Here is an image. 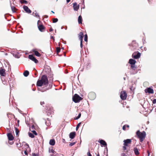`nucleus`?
I'll use <instances>...</instances> for the list:
<instances>
[{
	"mask_svg": "<svg viewBox=\"0 0 156 156\" xmlns=\"http://www.w3.org/2000/svg\"><path fill=\"white\" fill-rule=\"evenodd\" d=\"M48 83V81L47 76L44 75L42 76L41 80L37 81V85L38 86L41 87L43 85H46Z\"/></svg>",
	"mask_w": 156,
	"mask_h": 156,
	"instance_id": "nucleus-1",
	"label": "nucleus"
},
{
	"mask_svg": "<svg viewBox=\"0 0 156 156\" xmlns=\"http://www.w3.org/2000/svg\"><path fill=\"white\" fill-rule=\"evenodd\" d=\"M136 135L137 137L139 139L140 142H142L146 137V133L144 131L141 132L138 130L136 132Z\"/></svg>",
	"mask_w": 156,
	"mask_h": 156,
	"instance_id": "nucleus-2",
	"label": "nucleus"
},
{
	"mask_svg": "<svg viewBox=\"0 0 156 156\" xmlns=\"http://www.w3.org/2000/svg\"><path fill=\"white\" fill-rule=\"evenodd\" d=\"M82 99L81 97L76 94H75L73 97V100L75 103L79 102Z\"/></svg>",
	"mask_w": 156,
	"mask_h": 156,
	"instance_id": "nucleus-3",
	"label": "nucleus"
},
{
	"mask_svg": "<svg viewBox=\"0 0 156 156\" xmlns=\"http://www.w3.org/2000/svg\"><path fill=\"white\" fill-rule=\"evenodd\" d=\"M127 96V94L125 91H123L121 92L120 97L122 100H124L126 99Z\"/></svg>",
	"mask_w": 156,
	"mask_h": 156,
	"instance_id": "nucleus-4",
	"label": "nucleus"
},
{
	"mask_svg": "<svg viewBox=\"0 0 156 156\" xmlns=\"http://www.w3.org/2000/svg\"><path fill=\"white\" fill-rule=\"evenodd\" d=\"M83 34L82 32H80V33L79 35V39L80 41V46L81 48H83V44H82V41H83Z\"/></svg>",
	"mask_w": 156,
	"mask_h": 156,
	"instance_id": "nucleus-5",
	"label": "nucleus"
},
{
	"mask_svg": "<svg viewBox=\"0 0 156 156\" xmlns=\"http://www.w3.org/2000/svg\"><path fill=\"white\" fill-rule=\"evenodd\" d=\"M25 147L26 148V150L24 151V153L25 155H27L28 154L27 153L30 151V149L29 145L27 144H26Z\"/></svg>",
	"mask_w": 156,
	"mask_h": 156,
	"instance_id": "nucleus-6",
	"label": "nucleus"
},
{
	"mask_svg": "<svg viewBox=\"0 0 156 156\" xmlns=\"http://www.w3.org/2000/svg\"><path fill=\"white\" fill-rule=\"evenodd\" d=\"M140 56V53L139 52L134 53L132 55L133 58L135 59H138Z\"/></svg>",
	"mask_w": 156,
	"mask_h": 156,
	"instance_id": "nucleus-7",
	"label": "nucleus"
},
{
	"mask_svg": "<svg viewBox=\"0 0 156 156\" xmlns=\"http://www.w3.org/2000/svg\"><path fill=\"white\" fill-rule=\"evenodd\" d=\"M123 145L124 146H128L129 144L131 143V140L130 139H127L126 140H124L123 141Z\"/></svg>",
	"mask_w": 156,
	"mask_h": 156,
	"instance_id": "nucleus-8",
	"label": "nucleus"
},
{
	"mask_svg": "<svg viewBox=\"0 0 156 156\" xmlns=\"http://www.w3.org/2000/svg\"><path fill=\"white\" fill-rule=\"evenodd\" d=\"M28 58L32 61H34L35 63H37L38 61L32 55H29Z\"/></svg>",
	"mask_w": 156,
	"mask_h": 156,
	"instance_id": "nucleus-9",
	"label": "nucleus"
},
{
	"mask_svg": "<svg viewBox=\"0 0 156 156\" xmlns=\"http://www.w3.org/2000/svg\"><path fill=\"white\" fill-rule=\"evenodd\" d=\"M145 92L146 93H148L150 94L154 93L153 90L150 87L148 88L145 89Z\"/></svg>",
	"mask_w": 156,
	"mask_h": 156,
	"instance_id": "nucleus-10",
	"label": "nucleus"
},
{
	"mask_svg": "<svg viewBox=\"0 0 156 156\" xmlns=\"http://www.w3.org/2000/svg\"><path fill=\"white\" fill-rule=\"evenodd\" d=\"M73 7L74 11H77L79 8V5H77L76 2H74L73 4Z\"/></svg>",
	"mask_w": 156,
	"mask_h": 156,
	"instance_id": "nucleus-11",
	"label": "nucleus"
},
{
	"mask_svg": "<svg viewBox=\"0 0 156 156\" xmlns=\"http://www.w3.org/2000/svg\"><path fill=\"white\" fill-rule=\"evenodd\" d=\"M23 9L26 12L28 13H30L31 12V10L28 8V7L26 5L23 6Z\"/></svg>",
	"mask_w": 156,
	"mask_h": 156,
	"instance_id": "nucleus-12",
	"label": "nucleus"
},
{
	"mask_svg": "<svg viewBox=\"0 0 156 156\" xmlns=\"http://www.w3.org/2000/svg\"><path fill=\"white\" fill-rule=\"evenodd\" d=\"M33 15L35 17L38 18L40 19V16L39 15L38 13L36 11H35L33 13Z\"/></svg>",
	"mask_w": 156,
	"mask_h": 156,
	"instance_id": "nucleus-13",
	"label": "nucleus"
},
{
	"mask_svg": "<svg viewBox=\"0 0 156 156\" xmlns=\"http://www.w3.org/2000/svg\"><path fill=\"white\" fill-rule=\"evenodd\" d=\"M75 135V132H72L69 134V137L71 139H73L74 138Z\"/></svg>",
	"mask_w": 156,
	"mask_h": 156,
	"instance_id": "nucleus-14",
	"label": "nucleus"
},
{
	"mask_svg": "<svg viewBox=\"0 0 156 156\" xmlns=\"http://www.w3.org/2000/svg\"><path fill=\"white\" fill-rule=\"evenodd\" d=\"M7 136L9 140H12L13 139V137L11 133H9L7 134Z\"/></svg>",
	"mask_w": 156,
	"mask_h": 156,
	"instance_id": "nucleus-15",
	"label": "nucleus"
},
{
	"mask_svg": "<svg viewBox=\"0 0 156 156\" xmlns=\"http://www.w3.org/2000/svg\"><path fill=\"white\" fill-rule=\"evenodd\" d=\"M98 142L101 145L105 146H107V144L106 142L104 140H99L98 141Z\"/></svg>",
	"mask_w": 156,
	"mask_h": 156,
	"instance_id": "nucleus-16",
	"label": "nucleus"
},
{
	"mask_svg": "<svg viewBox=\"0 0 156 156\" xmlns=\"http://www.w3.org/2000/svg\"><path fill=\"white\" fill-rule=\"evenodd\" d=\"M38 28L39 30L41 32L43 31V30L44 28V26L42 25H39L38 26Z\"/></svg>",
	"mask_w": 156,
	"mask_h": 156,
	"instance_id": "nucleus-17",
	"label": "nucleus"
},
{
	"mask_svg": "<svg viewBox=\"0 0 156 156\" xmlns=\"http://www.w3.org/2000/svg\"><path fill=\"white\" fill-rule=\"evenodd\" d=\"M0 74L2 76H4L5 75V70L2 69H0Z\"/></svg>",
	"mask_w": 156,
	"mask_h": 156,
	"instance_id": "nucleus-18",
	"label": "nucleus"
},
{
	"mask_svg": "<svg viewBox=\"0 0 156 156\" xmlns=\"http://www.w3.org/2000/svg\"><path fill=\"white\" fill-rule=\"evenodd\" d=\"M136 62V61L135 60L132 59H130L129 61V63L131 65L135 64Z\"/></svg>",
	"mask_w": 156,
	"mask_h": 156,
	"instance_id": "nucleus-19",
	"label": "nucleus"
},
{
	"mask_svg": "<svg viewBox=\"0 0 156 156\" xmlns=\"http://www.w3.org/2000/svg\"><path fill=\"white\" fill-rule=\"evenodd\" d=\"M50 145L53 146L55 145V140L54 139H51L50 140L49 142Z\"/></svg>",
	"mask_w": 156,
	"mask_h": 156,
	"instance_id": "nucleus-20",
	"label": "nucleus"
},
{
	"mask_svg": "<svg viewBox=\"0 0 156 156\" xmlns=\"http://www.w3.org/2000/svg\"><path fill=\"white\" fill-rule=\"evenodd\" d=\"M33 52L34 53L35 55L39 57L41 56V54L37 51L34 50L33 51Z\"/></svg>",
	"mask_w": 156,
	"mask_h": 156,
	"instance_id": "nucleus-21",
	"label": "nucleus"
},
{
	"mask_svg": "<svg viewBox=\"0 0 156 156\" xmlns=\"http://www.w3.org/2000/svg\"><path fill=\"white\" fill-rule=\"evenodd\" d=\"M82 17L81 16H80L78 18V22L79 24H81L82 23Z\"/></svg>",
	"mask_w": 156,
	"mask_h": 156,
	"instance_id": "nucleus-22",
	"label": "nucleus"
},
{
	"mask_svg": "<svg viewBox=\"0 0 156 156\" xmlns=\"http://www.w3.org/2000/svg\"><path fill=\"white\" fill-rule=\"evenodd\" d=\"M134 152L136 155H138L139 154L138 150L136 148H134Z\"/></svg>",
	"mask_w": 156,
	"mask_h": 156,
	"instance_id": "nucleus-23",
	"label": "nucleus"
},
{
	"mask_svg": "<svg viewBox=\"0 0 156 156\" xmlns=\"http://www.w3.org/2000/svg\"><path fill=\"white\" fill-rule=\"evenodd\" d=\"M29 74V72L27 71L26 70L23 73V75L27 77Z\"/></svg>",
	"mask_w": 156,
	"mask_h": 156,
	"instance_id": "nucleus-24",
	"label": "nucleus"
},
{
	"mask_svg": "<svg viewBox=\"0 0 156 156\" xmlns=\"http://www.w3.org/2000/svg\"><path fill=\"white\" fill-rule=\"evenodd\" d=\"M28 135H29V136L32 138H33L34 137V136L33 134L31 133H29Z\"/></svg>",
	"mask_w": 156,
	"mask_h": 156,
	"instance_id": "nucleus-25",
	"label": "nucleus"
},
{
	"mask_svg": "<svg viewBox=\"0 0 156 156\" xmlns=\"http://www.w3.org/2000/svg\"><path fill=\"white\" fill-rule=\"evenodd\" d=\"M91 95H92L94 96V97L93 98H92V99H94V98H95V94L93 93H90V94H89V97H90V96Z\"/></svg>",
	"mask_w": 156,
	"mask_h": 156,
	"instance_id": "nucleus-26",
	"label": "nucleus"
},
{
	"mask_svg": "<svg viewBox=\"0 0 156 156\" xmlns=\"http://www.w3.org/2000/svg\"><path fill=\"white\" fill-rule=\"evenodd\" d=\"M48 89H49V88H45L44 89H43L41 90V91L42 92H43L46 91L47 90H48Z\"/></svg>",
	"mask_w": 156,
	"mask_h": 156,
	"instance_id": "nucleus-27",
	"label": "nucleus"
},
{
	"mask_svg": "<svg viewBox=\"0 0 156 156\" xmlns=\"http://www.w3.org/2000/svg\"><path fill=\"white\" fill-rule=\"evenodd\" d=\"M58 21V19L57 18H54L53 19V23H55L57 22Z\"/></svg>",
	"mask_w": 156,
	"mask_h": 156,
	"instance_id": "nucleus-28",
	"label": "nucleus"
},
{
	"mask_svg": "<svg viewBox=\"0 0 156 156\" xmlns=\"http://www.w3.org/2000/svg\"><path fill=\"white\" fill-rule=\"evenodd\" d=\"M84 41L86 42L87 41V34H85L84 36Z\"/></svg>",
	"mask_w": 156,
	"mask_h": 156,
	"instance_id": "nucleus-29",
	"label": "nucleus"
},
{
	"mask_svg": "<svg viewBox=\"0 0 156 156\" xmlns=\"http://www.w3.org/2000/svg\"><path fill=\"white\" fill-rule=\"evenodd\" d=\"M80 124H81V123H80H80H79L77 125V126H76V130H77L78 129V128H79V127H80Z\"/></svg>",
	"mask_w": 156,
	"mask_h": 156,
	"instance_id": "nucleus-30",
	"label": "nucleus"
},
{
	"mask_svg": "<svg viewBox=\"0 0 156 156\" xmlns=\"http://www.w3.org/2000/svg\"><path fill=\"white\" fill-rule=\"evenodd\" d=\"M81 115V114L80 113L79 114L78 116L76 117V118L75 119L77 120V119H78L79 118H80Z\"/></svg>",
	"mask_w": 156,
	"mask_h": 156,
	"instance_id": "nucleus-31",
	"label": "nucleus"
},
{
	"mask_svg": "<svg viewBox=\"0 0 156 156\" xmlns=\"http://www.w3.org/2000/svg\"><path fill=\"white\" fill-rule=\"evenodd\" d=\"M22 3H25L26 4L27 3V1L25 0H21L20 1Z\"/></svg>",
	"mask_w": 156,
	"mask_h": 156,
	"instance_id": "nucleus-32",
	"label": "nucleus"
},
{
	"mask_svg": "<svg viewBox=\"0 0 156 156\" xmlns=\"http://www.w3.org/2000/svg\"><path fill=\"white\" fill-rule=\"evenodd\" d=\"M15 7H14L13 6L11 7V9L13 12H15Z\"/></svg>",
	"mask_w": 156,
	"mask_h": 156,
	"instance_id": "nucleus-33",
	"label": "nucleus"
},
{
	"mask_svg": "<svg viewBox=\"0 0 156 156\" xmlns=\"http://www.w3.org/2000/svg\"><path fill=\"white\" fill-rule=\"evenodd\" d=\"M56 49H57V53H59L60 51V48L57 47V48Z\"/></svg>",
	"mask_w": 156,
	"mask_h": 156,
	"instance_id": "nucleus-34",
	"label": "nucleus"
},
{
	"mask_svg": "<svg viewBox=\"0 0 156 156\" xmlns=\"http://www.w3.org/2000/svg\"><path fill=\"white\" fill-rule=\"evenodd\" d=\"M15 129H16V135H17L19 131L16 128H15Z\"/></svg>",
	"mask_w": 156,
	"mask_h": 156,
	"instance_id": "nucleus-35",
	"label": "nucleus"
},
{
	"mask_svg": "<svg viewBox=\"0 0 156 156\" xmlns=\"http://www.w3.org/2000/svg\"><path fill=\"white\" fill-rule=\"evenodd\" d=\"M49 153H54V152H55V151H54V150L52 149L51 150H49Z\"/></svg>",
	"mask_w": 156,
	"mask_h": 156,
	"instance_id": "nucleus-36",
	"label": "nucleus"
},
{
	"mask_svg": "<svg viewBox=\"0 0 156 156\" xmlns=\"http://www.w3.org/2000/svg\"><path fill=\"white\" fill-rule=\"evenodd\" d=\"M75 143H76L75 142H74L73 143H71L69 144V145L70 146H72L73 145H74Z\"/></svg>",
	"mask_w": 156,
	"mask_h": 156,
	"instance_id": "nucleus-37",
	"label": "nucleus"
},
{
	"mask_svg": "<svg viewBox=\"0 0 156 156\" xmlns=\"http://www.w3.org/2000/svg\"><path fill=\"white\" fill-rule=\"evenodd\" d=\"M32 132L33 133V134H34L36 135H37V134L36 131L35 130H33L32 131Z\"/></svg>",
	"mask_w": 156,
	"mask_h": 156,
	"instance_id": "nucleus-38",
	"label": "nucleus"
},
{
	"mask_svg": "<svg viewBox=\"0 0 156 156\" xmlns=\"http://www.w3.org/2000/svg\"><path fill=\"white\" fill-rule=\"evenodd\" d=\"M131 67L132 69H133L135 67V64H132L131 66Z\"/></svg>",
	"mask_w": 156,
	"mask_h": 156,
	"instance_id": "nucleus-39",
	"label": "nucleus"
},
{
	"mask_svg": "<svg viewBox=\"0 0 156 156\" xmlns=\"http://www.w3.org/2000/svg\"><path fill=\"white\" fill-rule=\"evenodd\" d=\"M126 125H124L123 127H122V129L124 130H125L126 129Z\"/></svg>",
	"mask_w": 156,
	"mask_h": 156,
	"instance_id": "nucleus-40",
	"label": "nucleus"
},
{
	"mask_svg": "<svg viewBox=\"0 0 156 156\" xmlns=\"http://www.w3.org/2000/svg\"><path fill=\"white\" fill-rule=\"evenodd\" d=\"M126 146H127L124 145V146H123V150L124 151L126 150Z\"/></svg>",
	"mask_w": 156,
	"mask_h": 156,
	"instance_id": "nucleus-41",
	"label": "nucleus"
},
{
	"mask_svg": "<svg viewBox=\"0 0 156 156\" xmlns=\"http://www.w3.org/2000/svg\"><path fill=\"white\" fill-rule=\"evenodd\" d=\"M153 104H155L156 103V99H154L153 101Z\"/></svg>",
	"mask_w": 156,
	"mask_h": 156,
	"instance_id": "nucleus-42",
	"label": "nucleus"
},
{
	"mask_svg": "<svg viewBox=\"0 0 156 156\" xmlns=\"http://www.w3.org/2000/svg\"><path fill=\"white\" fill-rule=\"evenodd\" d=\"M87 154L88 155V156H92L91 155V154L89 152H88L87 153Z\"/></svg>",
	"mask_w": 156,
	"mask_h": 156,
	"instance_id": "nucleus-43",
	"label": "nucleus"
},
{
	"mask_svg": "<svg viewBox=\"0 0 156 156\" xmlns=\"http://www.w3.org/2000/svg\"><path fill=\"white\" fill-rule=\"evenodd\" d=\"M41 23V21L40 20H39L38 21H37V25L38 26L39 25V24L40 23Z\"/></svg>",
	"mask_w": 156,
	"mask_h": 156,
	"instance_id": "nucleus-44",
	"label": "nucleus"
},
{
	"mask_svg": "<svg viewBox=\"0 0 156 156\" xmlns=\"http://www.w3.org/2000/svg\"><path fill=\"white\" fill-rule=\"evenodd\" d=\"M121 156H126V154L124 153H122L121 154Z\"/></svg>",
	"mask_w": 156,
	"mask_h": 156,
	"instance_id": "nucleus-45",
	"label": "nucleus"
},
{
	"mask_svg": "<svg viewBox=\"0 0 156 156\" xmlns=\"http://www.w3.org/2000/svg\"><path fill=\"white\" fill-rule=\"evenodd\" d=\"M44 101H42L41 102V105H43L44 104Z\"/></svg>",
	"mask_w": 156,
	"mask_h": 156,
	"instance_id": "nucleus-46",
	"label": "nucleus"
},
{
	"mask_svg": "<svg viewBox=\"0 0 156 156\" xmlns=\"http://www.w3.org/2000/svg\"><path fill=\"white\" fill-rule=\"evenodd\" d=\"M32 156H38L35 153H33L32 154Z\"/></svg>",
	"mask_w": 156,
	"mask_h": 156,
	"instance_id": "nucleus-47",
	"label": "nucleus"
},
{
	"mask_svg": "<svg viewBox=\"0 0 156 156\" xmlns=\"http://www.w3.org/2000/svg\"><path fill=\"white\" fill-rule=\"evenodd\" d=\"M9 143L10 144H12L13 143V142L12 141L11 142H9Z\"/></svg>",
	"mask_w": 156,
	"mask_h": 156,
	"instance_id": "nucleus-48",
	"label": "nucleus"
},
{
	"mask_svg": "<svg viewBox=\"0 0 156 156\" xmlns=\"http://www.w3.org/2000/svg\"><path fill=\"white\" fill-rule=\"evenodd\" d=\"M70 1V0H66V2L67 3L69 2Z\"/></svg>",
	"mask_w": 156,
	"mask_h": 156,
	"instance_id": "nucleus-49",
	"label": "nucleus"
},
{
	"mask_svg": "<svg viewBox=\"0 0 156 156\" xmlns=\"http://www.w3.org/2000/svg\"><path fill=\"white\" fill-rule=\"evenodd\" d=\"M147 152H148V156H149L150 154L148 151H147Z\"/></svg>",
	"mask_w": 156,
	"mask_h": 156,
	"instance_id": "nucleus-50",
	"label": "nucleus"
},
{
	"mask_svg": "<svg viewBox=\"0 0 156 156\" xmlns=\"http://www.w3.org/2000/svg\"><path fill=\"white\" fill-rule=\"evenodd\" d=\"M51 38L53 39L54 40V37L52 36H51Z\"/></svg>",
	"mask_w": 156,
	"mask_h": 156,
	"instance_id": "nucleus-51",
	"label": "nucleus"
},
{
	"mask_svg": "<svg viewBox=\"0 0 156 156\" xmlns=\"http://www.w3.org/2000/svg\"><path fill=\"white\" fill-rule=\"evenodd\" d=\"M52 84H51V85H49L50 88H51L52 87Z\"/></svg>",
	"mask_w": 156,
	"mask_h": 156,
	"instance_id": "nucleus-52",
	"label": "nucleus"
},
{
	"mask_svg": "<svg viewBox=\"0 0 156 156\" xmlns=\"http://www.w3.org/2000/svg\"><path fill=\"white\" fill-rule=\"evenodd\" d=\"M62 140H63V142H65V140L64 139H62Z\"/></svg>",
	"mask_w": 156,
	"mask_h": 156,
	"instance_id": "nucleus-53",
	"label": "nucleus"
},
{
	"mask_svg": "<svg viewBox=\"0 0 156 156\" xmlns=\"http://www.w3.org/2000/svg\"><path fill=\"white\" fill-rule=\"evenodd\" d=\"M52 30H53V29H52V28H51V29H50V31H52Z\"/></svg>",
	"mask_w": 156,
	"mask_h": 156,
	"instance_id": "nucleus-54",
	"label": "nucleus"
},
{
	"mask_svg": "<svg viewBox=\"0 0 156 156\" xmlns=\"http://www.w3.org/2000/svg\"><path fill=\"white\" fill-rule=\"evenodd\" d=\"M126 127H128V128H129V125H126Z\"/></svg>",
	"mask_w": 156,
	"mask_h": 156,
	"instance_id": "nucleus-55",
	"label": "nucleus"
},
{
	"mask_svg": "<svg viewBox=\"0 0 156 156\" xmlns=\"http://www.w3.org/2000/svg\"><path fill=\"white\" fill-rule=\"evenodd\" d=\"M97 156H99V154L98 153V154H97Z\"/></svg>",
	"mask_w": 156,
	"mask_h": 156,
	"instance_id": "nucleus-56",
	"label": "nucleus"
},
{
	"mask_svg": "<svg viewBox=\"0 0 156 156\" xmlns=\"http://www.w3.org/2000/svg\"><path fill=\"white\" fill-rule=\"evenodd\" d=\"M50 156H54V155L53 154H51Z\"/></svg>",
	"mask_w": 156,
	"mask_h": 156,
	"instance_id": "nucleus-57",
	"label": "nucleus"
},
{
	"mask_svg": "<svg viewBox=\"0 0 156 156\" xmlns=\"http://www.w3.org/2000/svg\"><path fill=\"white\" fill-rule=\"evenodd\" d=\"M35 89H33V91H35Z\"/></svg>",
	"mask_w": 156,
	"mask_h": 156,
	"instance_id": "nucleus-58",
	"label": "nucleus"
},
{
	"mask_svg": "<svg viewBox=\"0 0 156 156\" xmlns=\"http://www.w3.org/2000/svg\"><path fill=\"white\" fill-rule=\"evenodd\" d=\"M51 12H53V13H54V12H53V11H51Z\"/></svg>",
	"mask_w": 156,
	"mask_h": 156,
	"instance_id": "nucleus-59",
	"label": "nucleus"
},
{
	"mask_svg": "<svg viewBox=\"0 0 156 156\" xmlns=\"http://www.w3.org/2000/svg\"><path fill=\"white\" fill-rule=\"evenodd\" d=\"M63 27H62L61 29H63Z\"/></svg>",
	"mask_w": 156,
	"mask_h": 156,
	"instance_id": "nucleus-60",
	"label": "nucleus"
},
{
	"mask_svg": "<svg viewBox=\"0 0 156 156\" xmlns=\"http://www.w3.org/2000/svg\"><path fill=\"white\" fill-rule=\"evenodd\" d=\"M18 122H19V120H18Z\"/></svg>",
	"mask_w": 156,
	"mask_h": 156,
	"instance_id": "nucleus-61",
	"label": "nucleus"
},
{
	"mask_svg": "<svg viewBox=\"0 0 156 156\" xmlns=\"http://www.w3.org/2000/svg\"><path fill=\"white\" fill-rule=\"evenodd\" d=\"M107 156H108L107 155Z\"/></svg>",
	"mask_w": 156,
	"mask_h": 156,
	"instance_id": "nucleus-62",
	"label": "nucleus"
}]
</instances>
